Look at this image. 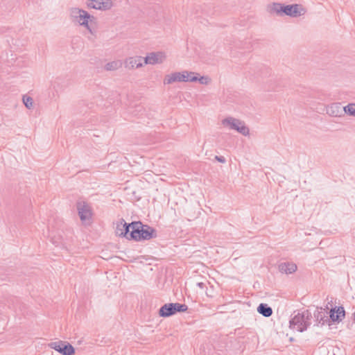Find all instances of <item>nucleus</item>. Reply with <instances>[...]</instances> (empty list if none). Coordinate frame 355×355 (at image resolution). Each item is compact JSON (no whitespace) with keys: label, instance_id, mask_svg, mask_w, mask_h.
Instances as JSON below:
<instances>
[{"label":"nucleus","instance_id":"nucleus-1","mask_svg":"<svg viewBox=\"0 0 355 355\" xmlns=\"http://www.w3.org/2000/svg\"><path fill=\"white\" fill-rule=\"evenodd\" d=\"M115 233L119 237L137 242L148 241L157 236L156 230L148 225H144L140 220L128 223L123 218L116 223Z\"/></svg>","mask_w":355,"mask_h":355},{"label":"nucleus","instance_id":"nucleus-2","mask_svg":"<svg viewBox=\"0 0 355 355\" xmlns=\"http://www.w3.org/2000/svg\"><path fill=\"white\" fill-rule=\"evenodd\" d=\"M328 317L324 311H321L318 306L313 313L317 324H320L322 326L328 324L330 327L334 324H338L345 318L346 312L343 306H338L331 308Z\"/></svg>","mask_w":355,"mask_h":355},{"label":"nucleus","instance_id":"nucleus-3","mask_svg":"<svg viewBox=\"0 0 355 355\" xmlns=\"http://www.w3.org/2000/svg\"><path fill=\"white\" fill-rule=\"evenodd\" d=\"M269 12L281 17L286 15L291 17H298L304 15L306 9L302 4L285 5L281 3H273L270 6Z\"/></svg>","mask_w":355,"mask_h":355},{"label":"nucleus","instance_id":"nucleus-4","mask_svg":"<svg viewBox=\"0 0 355 355\" xmlns=\"http://www.w3.org/2000/svg\"><path fill=\"white\" fill-rule=\"evenodd\" d=\"M311 318L312 314L309 310H305L301 313L297 312V314L291 318L289 327L299 332H303L311 325L310 320Z\"/></svg>","mask_w":355,"mask_h":355},{"label":"nucleus","instance_id":"nucleus-5","mask_svg":"<svg viewBox=\"0 0 355 355\" xmlns=\"http://www.w3.org/2000/svg\"><path fill=\"white\" fill-rule=\"evenodd\" d=\"M188 309V306L185 304L178 302L166 303L158 310V315L161 318H169L177 313L186 312Z\"/></svg>","mask_w":355,"mask_h":355},{"label":"nucleus","instance_id":"nucleus-6","mask_svg":"<svg viewBox=\"0 0 355 355\" xmlns=\"http://www.w3.org/2000/svg\"><path fill=\"white\" fill-rule=\"evenodd\" d=\"M71 15L73 17L77 19L80 26H84L89 33H92V31L89 25V21H92L95 19L93 15H91L86 10L78 8L71 10Z\"/></svg>","mask_w":355,"mask_h":355},{"label":"nucleus","instance_id":"nucleus-7","mask_svg":"<svg viewBox=\"0 0 355 355\" xmlns=\"http://www.w3.org/2000/svg\"><path fill=\"white\" fill-rule=\"evenodd\" d=\"M224 125H227L231 130H236V132L242 134L244 136L249 135L250 130L245 125L244 121L233 117H227L222 121Z\"/></svg>","mask_w":355,"mask_h":355},{"label":"nucleus","instance_id":"nucleus-8","mask_svg":"<svg viewBox=\"0 0 355 355\" xmlns=\"http://www.w3.org/2000/svg\"><path fill=\"white\" fill-rule=\"evenodd\" d=\"M78 216L83 223L91 220L93 217L92 207L87 201L78 200L76 203Z\"/></svg>","mask_w":355,"mask_h":355},{"label":"nucleus","instance_id":"nucleus-9","mask_svg":"<svg viewBox=\"0 0 355 355\" xmlns=\"http://www.w3.org/2000/svg\"><path fill=\"white\" fill-rule=\"evenodd\" d=\"M48 346L62 355H74L76 353L73 346L67 341L51 342L48 344Z\"/></svg>","mask_w":355,"mask_h":355},{"label":"nucleus","instance_id":"nucleus-10","mask_svg":"<svg viewBox=\"0 0 355 355\" xmlns=\"http://www.w3.org/2000/svg\"><path fill=\"white\" fill-rule=\"evenodd\" d=\"M88 8L96 10H107L112 6V0H87Z\"/></svg>","mask_w":355,"mask_h":355},{"label":"nucleus","instance_id":"nucleus-11","mask_svg":"<svg viewBox=\"0 0 355 355\" xmlns=\"http://www.w3.org/2000/svg\"><path fill=\"white\" fill-rule=\"evenodd\" d=\"M186 78H187V71L174 72L165 76L164 83L168 85L174 82H187Z\"/></svg>","mask_w":355,"mask_h":355},{"label":"nucleus","instance_id":"nucleus-12","mask_svg":"<svg viewBox=\"0 0 355 355\" xmlns=\"http://www.w3.org/2000/svg\"><path fill=\"white\" fill-rule=\"evenodd\" d=\"M144 58V64H155L162 63L165 58L162 52H152L148 53Z\"/></svg>","mask_w":355,"mask_h":355},{"label":"nucleus","instance_id":"nucleus-13","mask_svg":"<svg viewBox=\"0 0 355 355\" xmlns=\"http://www.w3.org/2000/svg\"><path fill=\"white\" fill-rule=\"evenodd\" d=\"M327 113L334 117H340L344 114L343 107L340 103H334L327 107Z\"/></svg>","mask_w":355,"mask_h":355},{"label":"nucleus","instance_id":"nucleus-14","mask_svg":"<svg viewBox=\"0 0 355 355\" xmlns=\"http://www.w3.org/2000/svg\"><path fill=\"white\" fill-rule=\"evenodd\" d=\"M144 63V58L141 56L131 57L125 60V67L131 69L134 68H139L143 66Z\"/></svg>","mask_w":355,"mask_h":355},{"label":"nucleus","instance_id":"nucleus-15","mask_svg":"<svg viewBox=\"0 0 355 355\" xmlns=\"http://www.w3.org/2000/svg\"><path fill=\"white\" fill-rule=\"evenodd\" d=\"M297 265L293 262H283L279 264V270L285 274H292L297 270Z\"/></svg>","mask_w":355,"mask_h":355},{"label":"nucleus","instance_id":"nucleus-16","mask_svg":"<svg viewBox=\"0 0 355 355\" xmlns=\"http://www.w3.org/2000/svg\"><path fill=\"white\" fill-rule=\"evenodd\" d=\"M257 312L266 318H268L272 315V309L265 303H261L257 309Z\"/></svg>","mask_w":355,"mask_h":355},{"label":"nucleus","instance_id":"nucleus-17","mask_svg":"<svg viewBox=\"0 0 355 355\" xmlns=\"http://www.w3.org/2000/svg\"><path fill=\"white\" fill-rule=\"evenodd\" d=\"M269 73L268 69L264 66H258L256 69H254V73L252 74L254 76V78H257L259 76H267Z\"/></svg>","mask_w":355,"mask_h":355},{"label":"nucleus","instance_id":"nucleus-18","mask_svg":"<svg viewBox=\"0 0 355 355\" xmlns=\"http://www.w3.org/2000/svg\"><path fill=\"white\" fill-rule=\"evenodd\" d=\"M344 114L355 116V103H349L343 107Z\"/></svg>","mask_w":355,"mask_h":355},{"label":"nucleus","instance_id":"nucleus-19","mask_svg":"<svg viewBox=\"0 0 355 355\" xmlns=\"http://www.w3.org/2000/svg\"><path fill=\"white\" fill-rule=\"evenodd\" d=\"M187 82L195 83L198 81V73L195 72H189L187 71Z\"/></svg>","mask_w":355,"mask_h":355},{"label":"nucleus","instance_id":"nucleus-20","mask_svg":"<svg viewBox=\"0 0 355 355\" xmlns=\"http://www.w3.org/2000/svg\"><path fill=\"white\" fill-rule=\"evenodd\" d=\"M23 103L26 107L31 109L33 107V100L31 96L25 95L23 96Z\"/></svg>","mask_w":355,"mask_h":355},{"label":"nucleus","instance_id":"nucleus-21","mask_svg":"<svg viewBox=\"0 0 355 355\" xmlns=\"http://www.w3.org/2000/svg\"><path fill=\"white\" fill-rule=\"evenodd\" d=\"M105 68L107 71L114 70L117 68V62H108L105 64Z\"/></svg>","mask_w":355,"mask_h":355},{"label":"nucleus","instance_id":"nucleus-22","mask_svg":"<svg viewBox=\"0 0 355 355\" xmlns=\"http://www.w3.org/2000/svg\"><path fill=\"white\" fill-rule=\"evenodd\" d=\"M209 81H210V78L208 76H200V78L198 77V82L200 84L207 85L209 83Z\"/></svg>","mask_w":355,"mask_h":355},{"label":"nucleus","instance_id":"nucleus-23","mask_svg":"<svg viewBox=\"0 0 355 355\" xmlns=\"http://www.w3.org/2000/svg\"><path fill=\"white\" fill-rule=\"evenodd\" d=\"M10 300V302L12 303L13 309H15L17 306V304L19 303V299L16 297H12Z\"/></svg>","mask_w":355,"mask_h":355},{"label":"nucleus","instance_id":"nucleus-24","mask_svg":"<svg viewBox=\"0 0 355 355\" xmlns=\"http://www.w3.org/2000/svg\"><path fill=\"white\" fill-rule=\"evenodd\" d=\"M214 159L220 163H225L226 162V159L223 156L216 155Z\"/></svg>","mask_w":355,"mask_h":355},{"label":"nucleus","instance_id":"nucleus-25","mask_svg":"<svg viewBox=\"0 0 355 355\" xmlns=\"http://www.w3.org/2000/svg\"><path fill=\"white\" fill-rule=\"evenodd\" d=\"M7 276L1 277V275L0 274V284H4L5 282L6 281Z\"/></svg>","mask_w":355,"mask_h":355},{"label":"nucleus","instance_id":"nucleus-26","mask_svg":"<svg viewBox=\"0 0 355 355\" xmlns=\"http://www.w3.org/2000/svg\"><path fill=\"white\" fill-rule=\"evenodd\" d=\"M319 309H320L321 311H324V313H325L326 314H327V313H328V312H327V310L329 309L328 304H327V305H326L325 308L319 307Z\"/></svg>","mask_w":355,"mask_h":355},{"label":"nucleus","instance_id":"nucleus-27","mask_svg":"<svg viewBox=\"0 0 355 355\" xmlns=\"http://www.w3.org/2000/svg\"><path fill=\"white\" fill-rule=\"evenodd\" d=\"M197 285H198V287H200V288H204V286H205V284H204L203 282H198V283L197 284Z\"/></svg>","mask_w":355,"mask_h":355},{"label":"nucleus","instance_id":"nucleus-28","mask_svg":"<svg viewBox=\"0 0 355 355\" xmlns=\"http://www.w3.org/2000/svg\"><path fill=\"white\" fill-rule=\"evenodd\" d=\"M352 315H353V320L355 322V312L352 314Z\"/></svg>","mask_w":355,"mask_h":355},{"label":"nucleus","instance_id":"nucleus-29","mask_svg":"<svg viewBox=\"0 0 355 355\" xmlns=\"http://www.w3.org/2000/svg\"><path fill=\"white\" fill-rule=\"evenodd\" d=\"M347 327L348 329H350V324H349V323H348V324H347Z\"/></svg>","mask_w":355,"mask_h":355},{"label":"nucleus","instance_id":"nucleus-30","mask_svg":"<svg viewBox=\"0 0 355 355\" xmlns=\"http://www.w3.org/2000/svg\"><path fill=\"white\" fill-rule=\"evenodd\" d=\"M293 340H294L293 338H290V341H293Z\"/></svg>","mask_w":355,"mask_h":355}]
</instances>
